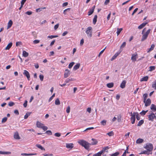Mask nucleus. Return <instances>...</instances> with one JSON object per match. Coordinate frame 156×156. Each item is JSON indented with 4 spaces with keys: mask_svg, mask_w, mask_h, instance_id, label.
Segmentation results:
<instances>
[{
    "mask_svg": "<svg viewBox=\"0 0 156 156\" xmlns=\"http://www.w3.org/2000/svg\"><path fill=\"white\" fill-rule=\"evenodd\" d=\"M36 146L38 148H39L41 149V150H44V151H45V149H44V147H42L41 145H39V144H36Z\"/></svg>",
    "mask_w": 156,
    "mask_h": 156,
    "instance_id": "26",
    "label": "nucleus"
},
{
    "mask_svg": "<svg viewBox=\"0 0 156 156\" xmlns=\"http://www.w3.org/2000/svg\"><path fill=\"white\" fill-rule=\"evenodd\" d=\"M155 118L156 119V113L155 114L152 112L148 115V120L153 121V119Z\"/></svg>",
    "mask_w": 156,
    "mask_h": 156,
    "instance_id": "5",
    "label": "nucleus"
},
{
    "mask_svg": "<svg viewBox=\"0 0 156 156\" xmlns=\"http://www.w3.org/2000/svg\"><path fill=\"white\" fill-rule=\"evenodd\" d=\"M70 111V107L69 106H68L66 109V112L67 113H69Z\"/></svg>",
    "mask_w": 156,
    "mask_h": 156,
    "instance_id": "60",
    "label": "nucleus"
},
{
    "mask_svg": "<svg viewBox=\"0 0 156 156\" xmlns=\"http://www.w3.org/2000/svg\"><path fill=\"white\" fill-rule=\"evenodd\" d=\"M148 76H144V77L142 78L141 79L140 81H146L148 80Z\"/></svg>",
    "mask_w": 156,
    "mask_h": 156,
    "instance_id": "21",
    "label": "nucleus"
},
{
    "mask_svg": "<svg viewBox=\"0 0 156 156\" xmlns=\"http://www.w3.org/2000/svg\"><path fill=\"white\" fill-rule=\"evenodd\" d=\"M131 59L134 62L136 60V56H137V54H133L132 55Z\"/></svg>",
    "mask_w": 156,
    "mask_h": 156,
    "instance_id": "13",
    "label": "nucleus"
},
{
    "mask_svg": "<svg viewBox=\"0 0 156 156\" xmlns=\"http://www.w3.org/2000/svg\"><path fill=\"white\" fill-rule=\"evenodd\" d=\"M155 47L154 45V44H152L151 45V47L150 48L148 49V50L147 51V52L148 53L150 52V51H151L152 50H153L154 48V47Z\"/></svg>",
    "mask_w": 156,
    "mask_h": 156,
    "instance_id": "28",
    "label": "nucleus"
},
{
    "mask_svg": "<svg viewBox=\"0 0 156 156\" xmlns=\"http://www.w3.org/2000/svg\"><path fill=\"white\" fill-rule=\"evenodd\" d=\"M136 119L138 120H139L140 119V116L139 115L138 113H136Z\"/></svg>",
    "mask_w": 156,
    "mask_h": 156,
    "instance_id": "58",
    "label": "nucleus"
},
{
    "mask_svg": "<svg viewBox=\"0 0 156 156\" xmlns=\"http://www.w3.org/2000/svg\"><path fill=\"white\" fill-rule=\"evenodd\" d=\"M144 122V121L142 119L139 121L138 122L137 126H141Z\"/></svg>",
    "mask_w": 156,
    "mask_h": 156,
    "instance_id": "36",
    "label": "nucleus"
},
{
    "mask_svg": "<svg viewBox=\"0 0 156 156\" xmlns=\"http://www.w3.org/2000/svg\"><path fill=\"white\" fill-rule=\"evenodd\" d=\"M31 112H27L26 113V115H24V119H27L28 116H29L31 114Z\"/></svg>",
    "mask_w": 156,
    "mask_h": 156,
    "instance_id": "24",
    "label": "nucleus"
},
{
    "mask_svg": "<svg viewBox=\"0 0 156 156\" xmlns=\"http://www.w3.org/2000/svg\"><path fill=\"white\" fill-rule=\"evenodd\" d=\"M23 74L26 76L28 80H30V76L28 72L26 70H24V72L23 73Z\"/></svg>",
    "mask_w": 156,
    "mask_h": 156,
    "instance_id": "6",
    "label": "nucleus"
},
{
    "mask_svg": "<svg viewBox=\"0 0 156 156\" xmlns=\"http://www.w3.org/2000/svg\"><path fill=\"white\" fill-rule=\"evenodd\" d=\"M155 67L154 66H150L149 67V70H148L149 71L151 72L155 70Z\"/></svg>",
    "mask_w": 156,
    "mask_h": 156,
    "instance_id": "31",
    "label": "nucleus"
},
{
    "mask_svg": "<svg viewBox=\"0 0 156 156\" xmlns=\"http://www.w3.org/2000/svg\"><path fill=\"white\" fill-rule=\"evenodd\" d=\"M32 34L34 36V37L35 38H37V34L35 32V31L33 32L32 33Z\"/></svg>",
    "mask_w": 156,
    "mask_h": 156,
    "instance_id": "61",
    "label": "nucleus"
},
{
    "mask_svg": "<svg viewBox=\"0 0 156 156\" xmlns=\"http://www.w3.org/2000/svg\"><path fill=\"white\" fill-rule=\"evenodd\" d=\"M45 133L49 135H52V132L50 130H48Z\"/></svg>",
    "mask_w": 156,
    "mask_h": 156,
    "instance_id": "54",
    "label": "nucleus"
},
{
    "mask_svg": "<svg viewBox=\"0 0 156 156\" xmlns=\"http://www.w3.org/2000/svg\"><path fill=\"white\" fill-rule=\"evenodd\" d=\"M146 28H145L143 29L142 31V34H143V35L142 36V38L141 40V41H143L146 40L148 37V34L150 33L151 30L150 29H149L147 30L146 32L144 33V32L146 31Z\"/></svg>",
    "mask_w": 156,
    "mask_h": 156,
    "instance_id": "1",
    "label": "nucleus"
},
{
    "mask_svg": "<svg viewBox=\"0 0 156 156\" xmlns=\"http://www.w3.org/2000/svg\"><path fill=\"white\" fill-rule=\"evenodd\" d=\"M106 121L105 120H103L101 122V123L103 126H105L106 124Z\"/></svg>",
    "mask_w": 156,
    "mask_h": 156,
    "instance_id": "43",
    "label": "nucleus"
},
{
    "mask_svg": "<svg viewBox=\"0 0 156 156\" xmlns=\"http://www.w3.org/2000/svg\"><path fill=\"white\" fill-rule=\"evenodd\" d=\"M74 63H75L73 62L70 63L69 65V69L71 68L72 67V66H73V65L74 64Z\"/></svg>",
    "mask_w": 156,
    "mask_h": 156,
    "instance_id": "44",
    "label": "nucleus"
},
{
    "mask_svg": "<svg viewBox=\"0 0 156 156\" xmlns=\"http://www.w3.org/2000/svg\"><path fill=\"white\" fill-rule=\"evenodd\" d=\"M42 129L44 131H45L48 129V128L46 126H45L44 125L42 128Z\"/></svg>",
    "mask_w": 156,
    "mask_h": 156,
    "instance_id": "63",
    "label": "nucleus"
},
{
    "mask_svg": "<svg viewBox=\"0 0 156 156\" xmlns=\"http://www.w3.org/2000/svg\"><path fill=\"white\" fill-rule=\"evenodd\" d=\"M37 154V153H33V154L22 153L21 154V155H24V156H32V155H36Z\"/></svg>",
    "mask_w": 156,
    "mask_h": 156,
    "instance_id": "18",
    "label": "nucleus"
},
{
    "mask_svg": "<svg viewBox=\"0 0 156 156\" xmlns=\"http://www.w3.org/2000/svg\"><path fill=\"white\" fill-rule=\"evenodd\" d=\"M97 16L96 15L94 16V18L93 19V23L94 24H95L97 21Z\"/></svg>",
    "mask_w": 156,
    "mask_h": 156,
    "instance_id": "29",
    "label": "nucleus"
},
{
    "mask_svg": "<svg viewBox=\"0 0 156 156\" xmlns=\"http://www.w3.org/2000/svg\"><path fill=\"white\" fill-rule=\"evenodd\" d=\"M39 78L40 80L41 81H43L44 79V76L42 75H40L39 76Z\"/></svg>",
    "mask_w": 156,
    "mask_h": 156,
    "instance_id": "59",
    "label": "nucleus"
},
{
    "mask_svg": "<svg viewBox=\"0 0 156 156\" xmlns=\"http://www.w3.org/2000/svg\"><path fill=\"white\" fill-rule=\"evenodd\" d=\"M60 101L58 98H57L55 102V104L56 105H58L60 104Z\"/></svg>",
    "mask_w": 156,
    "mask_h": 156,
    "instance_id": "33",
    "label": "nucleus"
},
{
    "mask_svg": "<svg viewBox=\"0 0 156 156\" xmlns=\"http://www.w3.org/2000/svg\"><path fill=\"white\" fill-rule=\"evenodd\" d=\"M36 125L37 127L39 128H42L43 126L44 125V124L41 123L39 121H37V122Z\"/></svg>",
    "mask_w": 156,
    "mask_h": 156,
    "instance_id": "11",
    "label": "nucleus"
},
{
    "mask_svg": "<svg viewBox=\"0 0 156 156\" xmlns=\"http://www.w3.org/2000/svg\"><path fill=\"white\" fill-rule=\"evenodd\" d=\"M122 28H118L117 29V35L118 36L119 35V34H120L121 32L122 31Z\"/></svg>",
    "mask_w": 156,
    "mask_h": 156,
    "instance_id": "34",
    "label": "nucleus"
},
{
    "mask_svg": "<svg viewBox=\"0 0 156 156\" xmlns=\"http://www.w3.org/2000/svg\"><path fill=\"white\" fill-rule=\"evenodd\" d=\"M14 105V103L12 101L9 102L8 104L9 105L10 107L13 106Z\"/></svg>",
    "mask_w": 156,
    "mask_h": 156,
    "instance_id": "56",
    "label": "nucleus"
},
{
    "mask_svg": "<svg viewBox=\"0 0 156 156\" xmlns=\"http://www.w3.org/2000/svg\"><path fill=\"white\" fill-rule=\"evenodd\" d=\"M106 48V47H105L103 50H102L99 53V55H98V56L99 57L100 56V55H101V54L105 50V49Z\"/></svg>",
    "mask_w": 156,
    "mask_h": 156,
    "instance_id": "55",
    "label": "nucleus"
},
{
    "mask_svg": "<svg viewBox=\"0 0 156 156\" xmlns=\"http://www.w3.org/2000/svg\"><path fill=\"white\" fill-rule=\"evenodd\" d=\"M117 121L118 122H120L121 120V116L120 115L117 116Z\"/></svg>",
    "mask_w": 156,
    "mask_h": 156,
    "instance_id": "45",
    "label": "nucleus"
},
{
    "mask_svg": "<svg viewBox=\"0 0 156 156\" xmlns=\"http://www.w3.org/2000/svg\"><path fill=\"white\" fill-rule=\"evenodd\" d=\"M147 97V94H145L143 95V98H144V102L145 103V101Z\"/></svg>",
    "mask_w": 156,
    "mask_h": 156,
    "instance_id": "35",
    "label": "nucleus"
},
{
    "mask_svg": "<svg viewBox=\"0 0 156 156\" xmlns=\"http://www.w3.org/2000/svg\"><path fill=\"white\" fill-rule=\"evenodd\" d=\"M109 149V147H107L103 148L102 150H101V152L102 153L104 152L106 150L108 149Z\"/></svg>",
    "mask_w": 156,
    "mask_h": 156,
    "instance_id": "42",
    "label": "nucleus"
},
{
    "mask_svg": "<svg viewBox=\"0 0 156 156\" xmlns=\"http://www.w3.org/2000/svg\"><path fill=\"white\" fill-rule=\"evenodd\" d=\"M11 154V152H6V151H0V154Z\"/></svg>",
    "mask_w": 156,
    "mask_h": 156,
    "instance_id": "27",
    "label": "nucleus"
},
{
    "mask_svg": "<svg viewBox=\"0 0 156 156\" xmlns=\"http://www.w3.org/2000/svg\"><path fill=\"white\" fill-rule=\"evenodd\" d=\"M152 87L154 88V89H156V80L153 83Z\"/></svg>",
    "mask_w": 156,
    "mask_h": 156,
    "instance_id": "41",
    "label": "nucleus"
},
{
    "mask_svg": "<svg viewBox=\"0 0 156 156\" xmlns=\"http://www.w3.org/2000/svg\"><path fill=\"white\" fill-rule=\"evenodd\" d=\"M95 8V6H94L92 7V9H90L88 12V16H90L93 14L94 12V10Z\"/></svg>",
    "mask_w": 156,
    "mask_h": 156,
    "instance_id": "10",
    "label": "nucleus"
},
{
    "mask_svg": "<svg viewBox=\"0 0 156 156\" xmlns=\"http://www.w3.org/2000/svg\"><path fill=\"white\" fill-rule=\"evenodd\" d=\"M23 56L24 57H27L28 56L29 54L25 51H23Z\"/></svg>",
    "mask_w": 156,
    "mask_h": 156,
    "instance_id": "30",
    "label": "nucleus"
},
{
    "mask_svg": "<svg viewBox=\"0 0 156 156\" xmlns=\"http://www.w3.org/2000/svg\"><path fill=\"white\" fill-rule=\"evenodd\" d=\"M126 45V42H123V43L120 46V49H121L122 48H124L125 46Z\"/></svg>",
    "mask_w": 156,
    "mask_h": 156,
    "instance_id": "46",
    "label": "nucleus"
},
{
    "mask_svg": "<svg viewBox=\"0 0 156 156\" xmlns=\"http://www.w3.org/2000/svg\"><path fill=\"white\" fill-rule=\"evenodd\" d=\"M136 113H138V112H134L133 113H132V112H130V114L131 116V118H135V116H136Z\"/></svg>",
    "mask_w": 156,
    "mask_h": 156,
    "instance_id": "32",
    "label": "nucleus"
},
{
    "mask_svg": "<svg viewBox=\"0 0 156 156\" xmlns=\"http://www.w3.org/2000/svg\"><path fill=\"white\" fill-rule=\"evenodd\" d=\"M70 74L69 71L68 69L65 70V72L64 74V77L65 78H66L69 76Z\"/></svg>",
    "mask_w": 156,
    "mask_h": 156,
    "instance_id": "7",
    "label": "nucleus"
},
{
    "mask_svg": "<svg viewBox=\"0 0 156 156\" xmlns=\"http://www.w3.org/2000/svg\"><path fill=\"white\" fill-rule=\"evenodd\" d=\"M80 64L79 63H77L73 67V69L75 70H77L79 68L80 66Z\"/></svg>",
    "mask_w": 156,
    "mask_h": 156,
    "instance_id": "23",
    "label": "nucleus"
},
{
    "mask_svg": "<svg viewBox=\"0 0 156 156\" xmlns=\"http://www.w3.org/2000/svg\"><path fill=\"white\" fill-rule=\"evenodd\" d=\"M58 37V35H51L50 36H48V38H50L52 39L53 38L57 37Z\"/></svg>",
    "mask_w": 156,
    "mask_h": 156,
    "instance_id": "48",
    "label": "nucleus"
},
{
    "mask_svg": "<svg viewBox=\"0 0 156 156\" xmlns=\"http://www.w3.org/2000/svg\"><path fill=\"white\" fill-rule=\"evenodd\" d=\"M54 135L56 137H59L61 136V133H56L54 134Z\"/></svg>",
    "mask_w": 156,
    "mask_h": 156,
    "instance_id": "57",
    "label": "nucleus"
},
{
    "mask_svg": "<svg viewBox=\"0 0 156 156\" xmlns=\"http://www.w3.org/2000/svg\"><path fill=\"white\" fill-rule=\"evenodd\" d=\"M73 144L72 143L66 144V147L68 148L72 149L73 147Z\"/></svg>",
    "mask_w": 156,
    "mask_h": 156,
    "instance_id": "12",
    "label": "nucleus"
},
{
    "mask_svg": "<svg viewBox=\"0 0 156 156\" xmlns=\"http://www.w3.org/2000/svg\"><path fill=\"white\" fill-rule=\"evenodd\" d=\"M91 140L93 141V142L91 143L90 144V145H96L98 143V141L94 138H92Z\"/></svg>",
    "mask_w": 156,
    "mask_h": 156,
    "instance_id": "17",
    "label": "nucleus"
},
{
    "mask_svg": "<svg viewBox=\"0 0 156 156\" xmlns=\"http://www.w3.org/2000/svg\"><path fill=\"white\" fill-rule=\"evenodd\" d=\"M43 155L44 156H52L53 155V154H43Z\"/></svg>",
    "mask_w": 156,
    "mask_h": 156,
    "instance_id": "64",
    "label": "nucleus"
},
{
    "mask_svg": "<svg viewBox=\"0 0 156 156\" xmlns=\"http://www.w3.org/2000/svg\"><path fill=\"white\" fill-rule=\"evenodd\" d=\"M145 105L146 107H147L150 105L151 103V99L148 98L147 100L145 101Z\"/></svg>",
    "mask_w": 156,
    "mask_h": 156,
    "instance_id": "8",
    "label": "nucleus"
},
{
    "mask_svg": "<svg viewBox=\"0 0 156 156\" xmlns=\"http://www.w3.org/2000/svg\"><path fill=\"white\" fill-rule=\"evenodd\" d=\"M34 44H37L39 43L40 42V40H35L33 41Z\"/></svg>",
    "mask_w": 156,
    "mask_h": 156,
    "instance_id": "62",
    "label": "nucleus"
},
{
    "mask_svg": "<svg viewBox=\"0 0 156 156\" xmlns=\"http://www.w3.org/2000/svg\"><path fill=\"white\" fill-rule=\"evenodd\" d=\"M119 154V152H116L112 154L111 155V156H117Z\"/></svg>",
    "mask_w": 156,
    "mask_h": 156,
    "instance_id": "47",
    "label": "nucleus"
},
{
    "mask_svg": "<svg viewBox=\"0 0 156 156\" xmlns=\"http://www.w3.org/2000/svg\"><path fill=\"white\" fill-rule=\"evenodd\" d=\"M46 8L45 7H43V8H38V9H36V12H40L43 9H46Z\"/></svg>",
    "mask_w": 156,
    "mask_h": 156,
    "instance_id": "37",
    "label": "nucleus"
},
{
    "mask_svg": "<svg viewBox=\"0 0 156 156\" xmlns=\"http://www.w3.org/2000/svg\"><path fill=\"white\" fill-rule=\"evenodd\" d=\"M130 120L131 121V123L132 124H134L135 123V121L136 120L135 118H130Z\"/></svg>",
    "mask_w": 156,
    "mask_h": 156,
    "instance_id": "49",
    "label": "nucleus"
},
{
    "mask_svg": "<svg viewBox=\"0 0 156 156\" xmlns=\"http://www.w3.org/2000/svg\"><path fill=\"white\" fill-rule=\"evenodd\" d=\"M144 141V140L141 138L138 139L136 141V143L137 144H141Z\"/></svg>",
    "mask_w": 156,
    "mask_h": 156,
    "instance_id": "22",
    "label": "nucleus"
},
{
    "mask_svg": "<svg viewBox=\"0 0 156 156\" xmlns=\"http://www.w3.org/2000/svg\"><path fill=\"white\" fill-rule=\"evenodd\" d=\"M113 86L114 83H109L107 84V86L109 88L113 87Z\"/></svg>",
    "mask_w": 156,
    "mask_h": 156,
    "instance_id": "25",
    "label": "nucleus"
},
{
    "mask_svg": "<svg viewBox=\"0 0 156 156\" xmlns=\"http://www.w3.org/2000/svg\"><path fill=\"white\" fill-rule=\"evenodd\" d=\"M12 43L10 42V43H9L5 48V50H7L11 48V47L12 46Z\"/></svg>",
    "mask_w": 156,
    "mask_h": 156,
    "instance_id": "19",
    "label": "nucleus"
},
{
    "mask_svg": "<svg viewBox=\"0 0 156 156\" xmlns=\"http://www.w3.org/2000/svg\"><path fill=\"white\" fill-rule=\"evenodd\" d=\"M7 118L6 117H5L2 119V123H4L6 122L7 120Z\"/></svg>",
    "mask_w": 156,
    "mask_h": 156,
    "instance_id": "53",
    "label": "nucleus"
},
{
    "mask_svg": "<svg viewBox=\"0 0 156 156\" xmlns=\"http://www.w3.org/2000/svg\"><path fill=\"white\" fill-rule=\"evenodd\" d=\"M147 23H143L141 25H140L138 27V28L140 29H141L143 28Z\"/></svg>",
    "mask_w": 156,
    "mask_h": 156,
    "instance_id": "16",
    "label": "nucleus"
},
{
    "mask_svg": "<svg viewBox=\"0 0 156 156\" xmlns=\"http://www.w3.org/2000/svg\"><path fill=\"white\" fill-rule=\"evenodd\" d=\"M12 20H10L8 23V25L7 27V29H9L12 26Z\"/></svg>",
    "mask_w": 156,
    "mask_h": 156,
    "instance_id": "14",
    "label": "nucleus"
},
{
    "mask_svg": "<svg viewBox=\"0 0 156 156\" xmlns=\"http://www.w3.org/2000/svg\"><path fill=\"white\" fill-rule=\"evenodd\" d=\"M55 94L54 93L52 96L49 98L48 100V101L50 102L53 98L55 96Z\"/></svg>",
    "mask_w": 156,
    "mask_h": 156,
    "instance_id": "52",
    "label": "nucleus"
},
{
    "mask_svg": "<svg viewBox=\"0 0 156 156\" xmlns=\"http://www.w3.org/2000/svg\"><path fill=\"white\" fill-rule=\"evenodd\" d=\"M14 138L17 140H19L20 139V137L19 136V133L18 132H15L14 135Z\"/></svg>",
    "mask_w": 156,
    "mask_h": 156,
    "instance_id": "9",
    "label": "nucleus"
},
{
    "mask_svg": "<svg viewBox=\"0 0 156 156\" xmlns=\"http://www.w3.org/2000/svg\"><path fill=\"white\" fill-rule=\"evenodd\" d=\"M147 112L148 110L146 111L143 110L140 113V114L142 115H144Z\"/></svg>",
    "mask_w": 156,
    "mask_h": 156,
    "instance_id": "40",
    "label": "nucleus"
},
{
    "mask_svg": "<svg viewBox=\"0 0 156 156\" xmlns=\"http://www.w3.org/2000/svg\"><path fill=\"white\" fill-rule=\"evenodd\" d=\"M148 151H142V152L141 153V154H147V155H149V153L148 152Z\"/></svg>",
    "mask_w": 156,
    "mask_h": 156,
    "instance_id": "50",
    "label": "nucleus"
},
{
    "mask_svg": "<svg viewBox=\"0 0 156 156\" xmlns=\"http://www.w3.org/2000/svg\"><path fill=\"white\" fill-rule=\"evenodd\" d=\"M102 154V152L100 151L97 153L94 154L93 156H101Z\"/></svg>",
    "mask_w": 156,
    "mask_h": 156,
    "instance_id": "38",
    "label": "nucleus"
},
{
    "mask_svg": "<svg viewBox=\"0 0 156 156\" xmlns=\"http://www.w3.org/2000/svg\"><path fill=\"white\" fill-rule=\"evenodd\" d=\"M120 53V52H119V53H115L113 56V57H112V58H111V61H113V60L114 59H115L117 57V56L119 55V53Z\"/></svg>",
    "mask_w": 156,
    "mask_h": 156,
    "instance_id": "20",
    "label": "nucleus"
},
{
    "mask_svg": "<svg viewBox=\"0 0 156 156\" xmlns=\"http://www.w3.org/2000/svg\"><path fill=\"white\" fill-rule=\"evenodd\" d=\"M78 142L80 145L87 150L89 149L90 146V143L83 140H80Z\"/></svg>",
    "mask_w": 156,
    "mask_h": 156,
    "instance_id": "2",
    "label": "nucleus"
},
{
    "mask_svg": "<svg viewBox=\"0 0 156 156\" xmlns=\"http://www.w3.org/2000/svg\"><path fill=\"white\" fill-rule=\"evenodd\" d=\"M86 32L88 37H91L92 36V28L91 27H88L87 29Z\"/></svg>",
    "mask_w": 156,
    "mask_h": 156,
    "instance_id": "3",
    "label": "nucleus"
},
{
    "mask_svg": "<svg viewBox=\"0 0 156 156\" xmlns=\"http://www.w3.org/2000/svg\"><path fill=\"white\" fill-rule=\"evenodd\" d=\"M126 81V80H123L121 84L120 87L122 88H124L125 87Z\"/></svg>",
    "mask_w": 156,
    "mask_h": 156,
    "instance_id": "15",
    "label": "nucleus"
},
{
    "mask_svg": "<svg viewBox=\"0 0 156 156\" xmlns=\"http://www.w3.org/2000/svg\"><path fill=\"white\" fill-rule=\"evenodd\" d=\"M73 80V79L72 78H69L66 79V80L65 82L66 83H68L70 81Z\"/></svg>",
    "mask_w": 156,
    "mask_h": 156,
    "instance_id": "39",
    "label": "nucleus"
},
{
    "mask_svg": "<svg viewBox=\"0 0 156 156\" xmlns=\"http://www.w3.org/2000/svg\"><path fill=\"white\" fill-rule=\"evenodd\" d=\"M107 134H108L109 136H110L113 135L114 133L113 131H112L108 133Z\"/></svg>",
    "mask_w": 156,
    "mask_h": 156,
    "instance_id": "51",
    "label": "nucleus"
},
{
    "mask_svg": "<svg viewBox=\"0 0 156 156\" xmlns=\"http://www.w3.org/2000/svg\"><path fill=\"white\" fill-rule=\"evenodd\" d=\"M144 147L149 151H151L153 148V146L152 144L150 143H147L146 144Z\"/></svg>",
    "mask_w": 156,
    "mask_h": 156,
    "instance_id": "4",
    "label": "nucleus"
}]
</instances>
